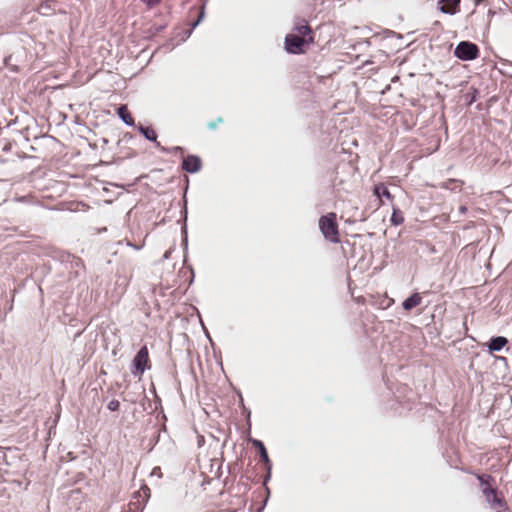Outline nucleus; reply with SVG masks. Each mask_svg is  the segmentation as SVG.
Masks as SVG:
<instances>
[{"instance_id":"obj_1","label":"nucleus","mask_w":512,"mask_h":512,"mask_svg":"<svg viewBox=\"0 0 512 512\" xmlns=\"http://www.w3.org/2000/svg\"><path fill=\"white\" fill-rule=\"evenodd\" d=\"M319 228L325 237L332 243L339 242L338 226L336 223V214L328 213L319 219Z\"/></svg>"},{"instance_id":"obj_2","label":"nucleus","mask_w":512,"mask_h":512,"mask_svg":"<svg viewBox=\"0 0 512 512\" xmlns=\"http://www.w3.org/2000/svg\"><path fill=\"white\" fill-rule=\"evenodd\" d=\"M479 48L476 44L468 41L460 42L455 50L454 55L463 61H471L478 57Z\"/></svg>"},{"instance_id":"obj_3","label":"nucleus","mask_w":512,"mask_h":512,"mask_svg":"<svg viewBox=\"0 0 512 512\" xmlns=\"http://www.w3.org/2000/svg\"><path fill=\"white\" fill-rule=\"evenodd\" d=\"M309 42L307 38H303L296 33H290L285 37V49L288 53L300 54L303 52L304 45Z\"/></svg>"},{"instance_id":"obj_4","label":"nucleus","mask_w":512,"mask_h":512,"mask_svg":"<svg viewBox=\"0 0 512 512\" xmlns=\"http://www.w3.org/2000/svg\"><path fill=\"white\" fill-rule=\"evenodd\" d=\"M149 362L148 349L146 346L140 348L133 359L132 374L134 376H141L147 368Z\"/></svg>"},{"instance_id":"obj_5","label":"nucleus","mask_w":512,"mask_h":512,"mask_svg":"<svg viewBox=\"0 0 512 512\" xmlns=\"http://www.w3.org/2000/svg\"><path fill=\"white\" fill-rule=\"evenodd\" d=\"M482 492L486 498V501L490 504L491 508L496 510V512H501L506 509V503L504 499L497 495L495 489L491 487H483Z\"/></svg>"},{"instance_id":"obj_6","label":"nucleus","mask_w":512,"mask_h":512,"mask_svg":"<svg viewBox=\"0 0 512 512\" xmlns=\"http://www.w3.org/2000/svg\"><path fill=\"white\" fill-rule=\"evenodd\" d=\"M292 31V33H296L303 38H307L308 41H313L312 29L305 19H294Z\"/></svg>"},{"instance_id":"obj_7","label":"nucleus","mask_w":512,"mask_h":512,"mask_svg":"<svg viewBox=\"0 0 512 512\" xmlns=\"http://www.w3.org/2000/svg\"><path fill=\"white\" fill-rule=\"evenodd\" d=\"M201 159L195 155H189L183 159L182 168L189 173H196L201 169Z\"/></svg>"},{"instance_id":"obj_8","label":"nucleus","mask_w":512,"mask_h":512,"mask_svg":"<svg viewBox=\"0 0 512 512\" xmlns=\"http://www.w3.org/2000/svg\"><path fill=\"white\" fill-rule=\"evenodd\" d=\"M460 0H438L440 11L445 14H455L459 6Z\"/></svg>"},{"instance_id":"obj_9","label":"nucleus","mask_w":512,"mask_h":512,"mask_svg":"<svg viewBox=\"0 0 512 512\" xmlns=\"http://www.w3.org/2000/svg\"><path fill=\"white\" fill-rule=\"evenodd\" d=\"M507 343V338L503 336L493 337L488 344V349L491 353L498 352L501 351L507 345Z\"/></svg>"},{"instance_id":"obj_10","label":"nucleus","mask_w":512,"mask_h":512,"mask_svg":"<svg viewBox=\"0 0 512 512\" xmlns=\"http://www.w3.org/2000/svg\"><path fill=\"white\" fill-rule=\"evenodd\" d=\"M137 129L147 140L154 142L157 147H160V143L157 141V134L154 129L145 127L142 124H139Z\"/></svg>"},{"instance_id":"obj_11","label":"nucleus","mask_w":512,"mask_h":512,"mask_svg":"<svg viewBox=\"0 0 512 512\" xmlns=\"http://www.w3.org/2000/svg\"><path fill=\"white\" fill-rule=\"evenodd\" d=\"M117 115L127 126H134V119L130 115L126 105H120L118 107Z\"/></svg>"},{"instance_id":"obj_12","label":"nucleus","mask_w":512,"mask_h":512,"mask_svg":"<svg viewBox=\"0 0 512 512\" xmlns=\"http://www.w3.org/2000/svg\"><path fill=\"white\" fill-rule=\"evenodd\" d=\"M421 301H422V297L420 296V294L414 293L410 297H408L407 299H405L403 301L402 307L405 310H411V309L415 308L416 306L420 305Z\"/></svg>"},{"instance_id":"obj_13","label":"nucleus","mask_w":512,"mask_h":512,"mask_svg":"<svg viewBox=\"0 0 512 512\" xmlns=\"http://www.w3.org/2000/svg\"><path fill=\"white\" fill-rule=\"evenodd\" d=\"M253 444L256 448H258L260 458L264 461V463L268 467V470H270L271 469L270 459L268 457V453H267V450H266L264 444L260 440H253Z\"/></svg>"},{"instance_id":"obj_14","label":"nucleus","mask_w":512,"mask_h":512,"mask_svg":"<svg viewBox=\"0 0 512 512\" xmlns=\"http://www.w3.org/2000/svg\"><path fill=\"white\" fill-rule=\"evenodd\" d=\"M150 498V489L148 486L144 485L134 493L133 499L140 500V503L146 504L148 499Z\"/></svg>"},{"instance_id":"obj_15","label":"nucleus","mask_w":512,"mask_h":512,"mask_svg":"<svg viewBox=\"0 0 512 512\" xmlns=\"http://www.w3.org/2000/svg\"><path fill=\"white\" fill-rule=\"evenodd\" d=\"M374 194L379 198L380 201L382 197H385L388 200L392 198L388 188L384 184L376 185L374 188Z\"/></svg>"},{"instance_id":"obj_16","label":"nucleus","mask_w":512,"mask_h":512,"mask_svg":"<svg viewBox=\"0 0 512 512\" xmlns=\"http://www.w3.org/2000/svg\"><path fill=\"white\" fill-rule=\"evenodd\" d=\"M145 504L140 503V500L132 499L128 504L129 512H143Z\"/></svg>"},{"instance_id":"obj_17","label":"nucleus","mask_w":512,"mask_h":512,"mask_svg":"<svg viewBox=\"0 0 512 512\" xmlns=\"http://www.w3.org/2000/svg\"><path fill=\"white\" fill-rule=\"evenodd\" d=\"M404 221V217L402 215V212L398 209H394L393 210V213L391 215V222L397 226V225H400L402 224Z\"/></svg>"},{"instance_id":"obj_18","label":"nucleus","mask_w":512,"mask_h":512,"mask_svg":"<svg viewBox=\"0 0 512 512\" xmlns=\"http://www.w3.org/2000/svg\"><path fill=\"white\" fill-rule=\"evenodd\" d=\"M204 17H205V3L201 7V10H200V13H199V16H198L197 20L192 23L191 30L189 31V36L191 35L192 30L194 28H196L203 21Z\"/></svg>"},{"instance_id":"obj_19","label":"nucleus","mask_w":512,"mask_h":512,"mask_svg":"<svg viewBox=\"0 0 512 512\" xmlns=\"http://www.w3.org/2000/svg\"><path fill=\"white\" fill-rule=\"evenodd\" d=\"M204 17H205V3L201 7V10H200V13H199V16H198L197 20L192 23L191 30L189 31V36L191 35L192 30L194 28H196L203 21Z\"/></svg>"},{"instance_id":"obj_20","label":"nucleus","mask_w":512,"mask_h":512,"mask_svg":"<svg viewBox=\"0 0 512 512\" xmlns=\"http://www.w3.org/2000/svg\"><path fill=\"white\" fill-rule=\"evenodd\" d=\"M158 148L160 149L161 152H164V153H176V152L182 153L183 152V149L180 146H175V147H172V148H167V147H164V146L160 145V147H158Z\"/></svg>"},{"instance_id":"obj_21","label":"nucleus","mask_w":512,"mask_h":512,"mask_svg":"<svg viewBox=\"0 0 512 512\" xmlns=\"http://www.w3.org/2000/svg\"><path fill=\"white\" fill-rule=\"evenodd\" d=\"M119 407H120V402L116 399L111 400L107 405V408L110 411H117L119 409Z\"/></svg>"},{"instance_id":"obj_22","label":"nucleus","mask_w":512,"mask_h":512,"mask_svg":"<svg viewBox=\"0 0 512 512\" xmlns=\"http://www.w3.org/2000/svg\"><path fill=\"white\" fill-rule=\"evenodd\" d=\"M491 477L489 475H479L478 476V480L480 481V484L484 487H489L488 486V481Z\"/></svg>"},{"instance_id":"obj_23","label":"nucleus","mask_w":512,"mask_h":512,"mask_svg":"<svg viewBox=\"0 0 512 512\" xmlns=\"http://www.w3.org/2000/svg\"><path fill=\"white\" fill-rule=\"evenodd\" d=\"M160 1H161V0H148V1H147V4H148L149 6H154V5L158 4Z\"/></svg>"},{"instance_id":"obj_24","label":"nucleus","mask_w":512,"mask_h":512,"mask_svg":"<svg viewBox=\"0 0 512 512\" xmlns=\"http://www.w3.org/2000/svg\"><path fill=\"white\" fill-rule=\"evenodd\" d=\"M171 252H172L171 250H167V251L164 253L163 258H164V259H169V258H170V256H171Z\"/></svg>"},{"instance_id":"obj_25","label":"nucleus","mask_w":512,"mask_h":512,"mask_svg":"<svg viewBox=\"0 0 512 512\" xmlns=\"http://www.w3.org/2000/svg\"><path fill=\"white\" fill-rule=\"evenodd\" d=\"M151 475H160V468L159 467L154 468Z\"/></svg>"},{"instance_id":"obj_26","label":"nucleus","mask_w":512,"mask_h":512,"mask_svg":"<svg viewBox=\"0 0 512 512\" xmlns=\"http://www.w3.org/2000/svg\"><path fill=\"white\" fill-rule=\"evenodd\" d=\"M128 245L133 247L135 250H140L142 246L133 245L130 242H128Z\"/></svg>"},{"instance_id":"obj_27","label":"nucleus","mask_w":512,"mask_h":512,"mask_svg":"<svg viewBox=\"0 0 512 512\" xmlns=\"http://www.w3.org/2000/svg\"><path fill=\"white\" fill-rule=\"evenodd\" d=\"M10 59H11V56H8V57H6V58L4 59V63H5V65H8V63H9Z\"/></svg>"},{"instance_id":"obj_28","label":"nucleus","mask_w":512,"mask_h":512,"mask_svg":"<svg viewBox=\"0 0 512 512\" xmlns=\"http://www.w3.org/2000/svg\"><path fill=\"white\" fill-rule=\"evenodd\" d=\"M183 242H184L185 247L187 248V235H185Z\"/></svg>"},{"instance_id":"obj_29","label":"nucleus","mask_w":512,"mask_h":512,"mask_svg":"<svg viewBox=\"0 0 512 512\" xmlns=\"http://www.w3.org/2000/svg\"><path fill=\"white\" fill-rule=\"evenodd\" d=\"M209 127H210L211 129H214V128L216 127V125H215L214 123H210V124H209Z\"/></svg>"},{"instance_id":"obj_30","label":"nucleus","mask_w":512,"mask_h":512,"mask_svg":"<svg viewBox=\"0 0 512 512\" xmlns=\"http://www.w3.org/2000/svg\"><path fill=\"white\" fill-rule=\"evenodd\" d=\"M460 211H461V212H464V211H466V208H465L464 206H461V207H460Z\"/></svg>"},{"instance_id":"obj_31","label":"nucleus","mask_w":512,"mask_h":512,"mask_svg":"<svg viewBox=\"0 0 512 512\" xmlns=\"http://www.w3.org/2000/svg\"><path fill=\"white\" fill-rule=\"evenodd\" d=\"M476 4H479L482 0H474Z\"/></svg>"}]
</instances>
